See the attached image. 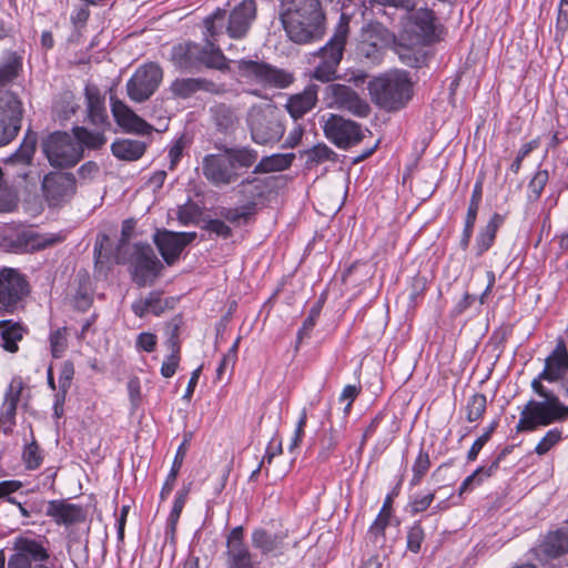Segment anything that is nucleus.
Masks as SVG:
<instances>
[{
  "label": "nucleus",
  "mask_w": 568,
  "mask_h": 568,
  "mask_svg": "<svg viewBox=\"0 0 568 568\" xmlns=\"http://www.w3.org/2000/svg\"><path fill=\"white\" fill-rule=\"evenodd\" d=\"M17 407L2 404L0 410V430L6 435L12 432L16 425Z\"/></svg>",
  "instance_id": "59"
},
{
  "label": "nucleus",
  "mask_w": 568,
  "mask_h": 568,
  "mask_svg": "<svg viewBox=\"0 0 568 568\" xmlns=\"http://www.w3.org/2000/svg\"><path fill=\"white\" fill-rule=\"evenodd\" d=\"M16 205V196L13 192L0 180V211H11Z\"/></svg>",
  "instance_id": "63"
},
{
  "label": "nucleus",
  "mask_w": 568,
  "mask_h": 568,
  "mask_svg": "<svg viewBox=\"0 0 568 568\" xmlns=\"http://www.w3.org/2000/svg\"><path fill=\"white\" fill-rule=\"evenodd\" d=\"M504 456L505 453H500L489 466H480L473 474L467 476L459 486L458 495L462 496L473 490L474 487L481 485L486 478L495 475Z\"/></svg>",
  "instance_id": "34"
},
{
  "label": "nucleus",
  "mask_w": 568,
  "mask_h": 568,
  "mask_svg": "<svg viewBox=\"0 0 568 568\" xmlns=\"http://www.w3.org/2000/svg\"><path fill=\"white\" fill-rule=\"evenodd\" d=\"M12 550L7 568H36L50 558L49 550L40 538L18 536L13 539Z\"/></svg>",
  "instance_id": "11"
},
{
  "label": "nucleus",
  "mask_w": 568,
  "mask_h": 568,
  "mask_svg": "<svg viewBox=\"0 0 568 568\" xmlns=\"http://www.w3.org/2000/svg\"><path fill=\"white\" fill-rule=\"evenodd\" d=\"M373 101L387 111L404 108L413 97V83L406 71L395 70L373 79L368 84Z\"/></svg>",
  "instance_id": "4"
},
{
  "label": "nucleus",
  "mask_w": 568,
  "mask_h": 568,
  "mask_svg": "<svg viewBox=\"0 0 568 568\" xmlns=\"http://www.w3.org/2000/svg\"><path fill=\"white\" fill-rule=\"evenodd\" d=\"M347 37L348 22L342 18L333 37L316 52L320 62L313 71L314 79L322 82H329L335 79L337 67L343 58Z\"/></svg>",
  "instance_id": "8"
},
{
  "label": "nucleus",
  "mask_w": 568,
  "mask_h": 568,
  "mask_svg": "<svg viewBox=\"0 0 568 568\" xmlns=\"http://www.w3.org/2000/svg\"><path fill=\"white\" fill-rule=\"evenodd\" d=\"M292 158L282 154H274L264 156L255 165L253 173H268L275 171H283L291 165Z\"/></svg>",
  "instance_id": "44"
},
{
  "label": "nucleus",
  "mask_w": 568,
  "mask_h": 568,
  "mask_svg": "<svg viewBox=\"0 0 568 568\" xmlns=\"http://www.w3.org/2000/svg\"><path fill=\"white\" fill-rule=\"evenodd\" d=\"M253 213L254 210L252 206H247L246 204L235 209L223 207L220 212L222 217L237 225H240L242 222H246L247 217Z\"/></svg>",
  "instance_id": "52"
},
{
  "label": "nucleus",
  "mask_w": 568,
  "mask_h": 568,
  "mask_svg": "<svg viewBox=\"0 0 568 568\" xmlns=\"http://www.w3.org/2000/svg\"><path fill=\"white\" fill-rule=\"evenodd\" d=\"M200 215L197 205L190 203L179 207L178 219L183 225L194 223Z\"/></svg>",
  "instance_id": "61"
},
{
  "label": "nucleus",
  "mask_w": 568,
  "mask_h": 568,
  "mask_svg": "<svg viewBox=\"0 0 568 568\" xmlns=\"http://www.w3.org/2000/svg\"><path fill=\"white\" fill-rule=\"evenodd\" d=\"M41 149L53 168H72L83 158L82 145L67 132L57 131L49 134L42 141Z\"/></svg>",
  "instance_id": "9"
},
{
  "label": "nucleus",
  "mask_w": 568,
  "mask_h": 568,
  "mask_svg": "<svg viewBox=\"0 0 568 568\" xmlns=\"http://www.w3.org/2000/svg\"><path fill=\"white\" fill-rule=\"evenodd\" d=\"M226 565L229 568H260V560L244 542V528L234 527L226 537Z\"/></svg>",
  "instance_id": "19"
},
{
  "label": "nucleus",
  "mask_w": 568,
  "mask_h": 568,
  "mask_svg": "<svg viewBox=\"0 0 568 568\" xmlns=\"http://www.w3.org/2000/svg\"><path fill=\"white\" fill-rule=\"evenodd\" d=\"M22 68V58L16 52H9L0 63V85H4L16 79Z\"/></svg>",
  "instance_id": "42"
},
{
  "label": "nucleus",
  "mask_w": 568,
  "mask_h": 568,
  "mask_svg": "<svg viewBox=\"0 0 568 568\" xmlns=\"http://www.w3.org/2000/svg\"><path fill=\"white\" fill-rule=\"evenodd\" d=\"M498 423L495 420L488 427L487 429L485 430V433L479 436L471 445L470 449L468 450V454H467V459L468 462H474L476 460V458L478 457V454L479 452L481 450V448L484 447V445L490 439V436L491 434L495 432L496 427H497Z\"/></svg>",
  "instance_id": "58"
},
{
  "label": "nucleus",
  "mask_w": 568,
  "mask_h": 568,
  "mask_svg": "<svg viewBox=\"0 0 568 568\" xmlns=\"http://www.w3.org/2000/svg\"><path fill=\"white\" fill-rule=\"evenodd\" d=\"M203 37L205 44L186 41L178 43L171 49V61L175 68L193 72L202 68L219 71L229 70V60L219 45L220 38L224 36L225 17L214 11L203 21Z\"/></svg>",
  "instance_id": "1"
},
{
  "label": "nucleus",
  "mask_w": 568,
  "mask_h": 568,
  "mask_svg": "<svg viewBox=\"0 0 568 568\" xmlns=\"http://www.w3.org/2000/svg\"><path fill=\"white\" fill-rule=\"evenodd\" d=\"M487 398L484 394L471 395L466 405V419L469 423L479 420L486 412Z\"/></svg>",
  "instance_id": "47"
},
{
  "label": "nucleus",
  "mask_w": 568,
  "mask_h": 568,
  "mask_svg": "<svg viewBox=\"0 0 568 568\" xmlns=\"http://www.w3.org/2000/svg\"><path fill=\"white\" fill-rule=\"evenodd\" d=\"M335 108L347 111L355 116L365 118L368 115L369 104L362 99L353 89L345 84H329L327 87Z\"/></svg>",
  "instance_id": "22"
},
{
  "label": "nucleus",
  "mask_w": 568,
  "mask_h": 568,
  "mask_svg": "<svg viewBox=\"0 0 568 568\" xmlns=\"http://www.w3.org/2000/svg\"><path fill=\"white\" fill-rule=\"evenodd\" d=\"M205 229L223 239H227L232 235L231 227L222 220H209L205 224Z\"/></svg>",
  "instance_id": "64"
},
{
  "label": "nucleus",
  "mask_w": 568,
  "mask_h": 568,
  "mask_svg": "<svg viewBox=\"0 0 568 568\" xmlns=\"http://www.w3.org/2000/svg\"><path fill=\"white\" fill-rule=\"evenodd\" d=\"M481 201V182H477L474 186L473 194L467 209L465 224L474 225L476 223L479 204Z\"/></svg>",
  "instance_id": "57"
},
{
  "label": "nucleus",
  "mask_w": 568,
  "mask_h": 568,
  "mask_svg": "<svg viewBox=\"0 0 568 568\" xmlns=\"http://www.w3.org/2000/svg\"><path fill=\"white\" fill-rule=\"evenodd\" d=\"M425 539V531L420 523H415L407 531V550L417 554Z\"/></svg>",
  "instance_id": "56"
},
{
  "label": "nucleus",
  "mask_w": 568,
  "mask_h": 568,
  "mask_svg": "<svg viewBox=\"0 0 568 568\" xmlns=\"http://www.w3.org/2000/svg\"><path fill=\"white\" fill-rule=\"evenodd\" d=\"M435 493H428L426 495H416L409 504L412 514H418L425 511L434 501Z\"/></svg>",
  "instance_id": "62"
},
{
  "label": "nucleus",
  "mask_w": 568,
  "mask_h": 568,
  "mask_svg": "<svg viewBox=\"0 0 568 568\" xmlns=\"http://www.w3.org/2000/svg\"><path fill=\"white\" fill-rule=\"evenodd\" d=\"M60 241L53 234H40L33 230H21L3 237V245L13 253H29L43 250Z\"/></svg>",
  "instance_id": "20"
},
{
  "label": "nucleus",
  "mask_w": 568,
  "mask_h": 568,
  "mask_svg": "<svg viewBox=\"0 0 568 568\" xmlns=\"http://www.w3.org/2000/svg\"><path fill=\"white\" fill-rule=\"evenodd\" d=\"M430 467V459L429 454L425 452L423 448H420L414 465H413V477L410 479V485L416 486L418 485L423 477L426 475Z\"/></svg>",
  "instance_id": "49"
},
{
  "label": "nucleus",
  "mask_w": 568,
  "mask_h": 568,
  "mask_svg": "<svg viewBox=\"0 0 568 568\" xmlns=\"http://www.w3.org/2000/svg\"><path fill=\"white\" fill-rule=\"evenodd\" d=\"M163 265L149 244L136 243L129 256L132 281L139 286L152 285L161 274Z\"/></svg>",
  "instance_id": "10"
},
{
  "label": "nucleus",
  "mask_w": 568,
  "mask_h": 568,
  "mask_svg": "<svg viewBox=\"0 0 568 568\" xmlns=\"http://www.w3.org/2000/svg\"><path fill=\"white\" fill-rule=\"evenodd\" d=\"M23 114L22 102L10 91H0V146L18 134Z\"/></svg>",
  "instance_id": "15"
},
{
  "label": "nucleus",
  "mask_w": 568,
  "mask_h": 568,
  "mask_svg": "<svg viewBox=\"0 0 568 568\" xmlns=\"http://www.w3.org/2000/svg\"><path fill=\"white\" fill-rule=\"evenodd\" d=\"M51 355L60 358L68 348V334L65 327L52 331L49 335Z\"/></svg>",
  "instance_id": "48"
},
{
  "label": "nucleus",
  "mask_w": 568,
  "mask_h": 568,
  "mask_svg": "<svg viewBox=\"0 0 568 568\" xmlns=\"http://www.w3.org/2000/svg\"><path fill=\"white\" fill-rule=\"evenodd\" d=\"M567 418L568 406L562 404L558 396H550L549 399L540 402L530 399L520 413L516 429L517 432H532L538 426H548Z\"/></svg>",
  "instance_id": "7"
},
{
  "label": "nucleus",
  "mask_w": 568,
  "mask_h": 568,
  "mask_svg": "<svg viewBox=\"0 0 568 568\" xmlns=\"http://www.w3.org/2000/svg\"><path fill=\"white\" fill-rule=\"evenodd\" d=\"M503 223V216L495 213L486 226L481 229L476 237L477 255H483L495 242L498 227Z\"/></svg>",
  "instance_id": "38"
},
{
  "label": "nucleus",
  "mask_w": 568,
  "mask_h": 568,
  "mask_svg": "<svg viewBox=\"0 0 568 568\" xmlns=\"http://www.w3.org/2000/svg\"><path fill=\"white\" fill-rule=\"evenodd\" d=\"M74 140L82 145V149H100L105 144L106 139L101 131H89L84 126H74L72 129Z\"/></svg>",
  "instance_id": "41"
},
{
  "label": "nucleus",
  "mask_w": 568,
  "mask_h": 568,
  "mask_svg": "<svg viewBox=\"0 0 568 568\" xmlns=\"http://www.w3.org/2000/svg\"><path fill=\"white\" fill-rule=\"evenodd\" d=\"M215 11L222 12L225 17L224 34L232 39L244 38L256 18L254 0H242L230 12L220 8Z\"/></svg>",
  "instance_id": "18"
},
{
  "label": "nucleus",
  "mask_w": 568,
  "mask_h": 568,
  "mask_svg": "<svg viewBox=\"0 0 568 568\" xmlns=\"http://www.w3.org/2000/svg\"><path fill=\"white\" fill-rule=\"evenodd\" d=\"M307 162L320 164L326 161H335L336 153L326 144L318 143L306 152Z\"/></svg>",
  "instance_id": "50"
},
{
  "label": "nucleus",
  "mask_w": 568,
  "mask_h": 568,
  "mask_svg": "<svg viewBox=\"0 0 568 568\" xmlns=\"http://www.w3.org/2000/svg\"><path fill=\"white\" fill-rule=\"evenodd\" d=\"M318 85L308 84L303 92L292 95L286 109L295 120L303 118L317 102Z\"/></svg>",
  "instance_id": "29"
},
{
  "label": "nucleus",
  "mask_w": 568,
  "mask_h": 568,
  "mask_svg": "<svg viewBox=\"0 0 568 568\" xmlns=\"http://www.w3.org/2000/svg\"><path fill=\"white\" fill-rule=\"evenodd\" d=\"M74 377V366L71 361H65L61 365L59 375V387L57 392V404L65 402L67 394L71 387L72 379Z\"/></svg>",
  "instance_id": "46"
},
{
  "label": "nucleus",
  "mask_w": 568,
  "mask_h": 568,
  "mask_svg": "<svg viewBox=\"0 0 568 568\" xmlns=\"http://www.w3.org/2000/svg\"><path fill=\"white\" fill-rule=\"evenodd\" d=\"M191 491V483L184 485L176 494L172 510L168 517V529L172 535H174L178 521L182 514V510L186 504L187 496Z\"/></svg>",
  "instance_id": "45"
},
{
  "label": "nucleus",
  "mask_w": 568,
  "mask_h": 568,
  "mask_svg": "<svg viewBox=\"0 0 568 568\" xmlns=\"http://www.w3.org/2000/svg\"><path fill=\"white\" fill-rule=\"evenodd\" d=\"M166 307V302L158 291L150 292L146 297H141L132 304V311L138 317H144L148 314L159 316Z\"/></svg>",
  "instance_id": "33"
},
{
  "label": "nucleus",
  "mask_w": 568,
  "mask_h": 568,
  "mask_svg": "<svg viewBox=\"0 0 568 568\" xmlns=\"http://www.w3.org/2000/svg\"><path fill=\"white\" fill-rule=\"evenodd\" d=\"M24 332V327L18 322L11 320L0 321L1 346L10 353L17 352L18 342L23 338Z\"/></svg>",
  "instance_id": "36"
},
{
  "label": "nucleus",
  "mask_w": 568,
  "mask_h": 568,
  "mask_svg": "<svg viewBox=\"0 0 568 568\" xmlns=\"http://www.w3.org/2000/svg\"><path fill=\"white\" fill-rule=\"evenodd\" d=\"M42 459L40 447L34 439L24 446L22 460L27 469L33 470L39 468Z\"/></svg>",
  "instance_id": "51"
},
{
  "label": "nucleus",
  "mask_w": 568,
  "mask_h": 568,
  "mask_svg": "<svg viewBox=\"0 0 568 568\" xmlns=\"http://www.w3.org/2000/svg\"><path fill=\"white\" fill-rule=\"evenodd\" d=\"M163 79V71L158 63H145L136 69L126 83L131 100L143 102L156 91Z\"/></svg>",
  "instance_id": "14"
},
{
  "label": "nucleus",
  "mask_w": 568,
  "mask_h": 568,
  "mask_svg": "<svg viewBox=\"0 0 568 568\" xmlns=\"http://www.w3.org/2000/svg\"><path fill=\"white\" fill-rule=\"evenodd\" d=\"M210 114L212 122L219 132L230 134L235 131L237 116L231 106L223 103L213 105L210 109Z\"/></svg>",
  "instance_id": "32"
},
{
  "label": "nucleus",
  "mask_w": 568,
  "mask_h": 568,
  "mask_svg": "<svg viewBox=\"0 0 568 568\" xmlns=\"http://www.w3.org/2000/svg\"><path fill=\"white\" fill-rule=\"evenodd\" d=\"M266 183L258 178H247L243 180L236 187L237 194L245 201L247 206L255 210L256 200L264 196Z\"/></svg>",
  "instance_id": "35"
},
{
  "label": "nucleus",
  "mask_w": 568,
  "mask_h": 568,
  "mask_svg": "<svg viewBox=\"0 0 568 568\" xmlns=\"http://www.w3.org/2000/svg\"><path fill=\"white\" fill-rule=\"evenodd\" d=\"M196 237L194 232H172L168 230H159L154 234V243L162 255L163 260L169 264H173L184 250V247Z\"/></svg>",
  "instance_id": "21"
},
{
  "label": "nucleus",
  "mask_w": 568,
  "mask_h": 568,
  "mask_svg": "<svg viewBox=\"0 0 568 568\" xmlns=\"http://www.w3.org/2000/svg\"><path fill=\"white\" fill-rule=\"evenodd\" d=\"M37 149V138L34 134H28L19 149L6 160V169L12 170L18 178L26 183L30 176V165L32 163Z\"/></svg>",
  "instance_id": "24"
},
{
  "label": "nucleus",
  "mask_w": 568,
  "mask_h": 568,
  "mask_svg": "<svg viewBox=\"0 0 568 568\" xmlns=\"http://www.w3.org/2000/svg\"><path fill=\"white\" fill-rule=\"evenodd\" d=\"M562 438V433L558 428H552L546 433V435L536 445V454L542 456L547 454L556 444Z\"/></svg>",
  "instance_id": "55"
},
{
  "label": "nucleus",
  "mask_w": 568,
  "mask_h": 568,
  "mask_svg": "<svg viewBox=\"0 0 568 568\" xmlns=\"http://www.w3.org/2000/svg\"><path fill=\"white\" fill-rule=\"evenodd\" d=\"M322 122L325 138L339 149H349L358 144L364 138L362 126L358 123L341 115H323Z\"/></svg>",
  "instance_id": "13"
},
{
  "label": "nucleus",
  "mask_w": 568,
  "mask_h": 568,
  "mask_svg": "<svg viewBox=\"0 0 568 568\" xmlns=\"http://www.w3.org/2000/svg\"><path fill=\"white\" fill-rule=\"evenodd\" d=\"M185 453H186L185 443H182L176 450L170 473L168 474L166 479H165V481L162 486V489L160 491V499L162 501L165 500L170 496V494L172 493V490L175 486V481H176L179 471L182 467V464H183V460L185 457Z\"/></svg>",
  "instance_id": "39"
},
{
  "label": "nucleus",
  "mask_w": 568,
  "mask_h": 568,
  "mask_svg": "<svg viewBox=\"0 0 568 568\" xmlns=\"http://www.w3.org/2000/svg\"><path fill=\"white\" fill-rule=\"evenodd\" d=\"M389 519L387 517L378 516L374 520V523L371 525L367 537L374 545L382 546L385 540V529L389 524Z\"/></svg>",
  "instance_id": "53"
},
{
  "label": "nucleus",
  "mask_w": 568,
  "mask_h": 568,
  "mask_svg": "<svg viewBox=\"0 0 568 568\" xmlns=\"http://www.w3.org/2000/svg\"><path fill=\"white\" fill-rule=\"evenodd\" d=\"M246 122L251 138L257 144H274L285 132L277 108L270 103L253 105L247 112Z\"/></svg>",
  "instance_id": "6"
},
{
  "label": "nucleus",
  "mask_w": 568,
  "mask_h": 568,
  "mask_svg": "<svg viewBox=\"0 0 568 568\" xmlns=\"http://www.w3.org/2000/svg\"><path fill=\"white\" fill-rule=\"evenodd\" d=\"M444 27L435 12L420 8L409 13L400 36V41L408 48L432 45L443 39Z\"/></svg>",
  "instance_id": "5"
},
{
  "label": "nucleus",
  "mask_w": 568,
  "mask_h": 568,
  "mask_svg": "<svg viewBox=\"0 0 568 568\" xmlns=\"http://www.w3.org/2000/svg\"><path fill=\"white\" fill-rule=\"evenodd\" d=\"M546 557L555 559L568 552V530L557 529L548 532L540 545Z\"/></svg>",
  "instance_id": "31"
},
{
  "label": "nucleus",
  "mask_w": 568,
  "mask_h": 568,
  "mask_svg": "<svg viewBox=\"0 0 568 568\" xmlns=\"http://www.w3.org/2000/svg\"><path fill=\"white\" fill-rule=\"evenodd\" d=\"M549 180V173L547 170H539L535 173L528 184L529 199L536 201L540 197L545 186Z\"/></svg>",
  "instance_id": "54"
},
{
  "label": "nucleus",
  "mask_w": 568,
  "mask_h": 568,
  "mask_svg": "<svg viewBox=\"0 0 568 568\" xmlns=\"http://www.w3.org/2000/svg\"><path fill=\"white\" fill-rule=\"evenodd\" d=\"M87 100V113L89 121L99 128L108 124V114L104 106V99L99 89L94 85H87L84 89Z\"/></svg>",
  "instance_id": "30"
},
{
  "label": "nucleus",
  "mask_w": 568,
  "mask_h": 568,
  "mask_svg": "<svg viewBox=\"0 0 568 568\" xmlns=\"http://www.w3.org/2000/svg\"><path fill=\"white\" fill-rule=\"evenodd\" d=\"M568 372V351L562 338H559L555 349L545 361V367L539 379L557 382Z\"/></svg>",
  "instance_id": "25"
},
{
  "label": "nucleus",
  "mask_w": 568,
  "mask_h": 568,
  "mask_svg": "<svg viewBox=\"0 0 568 568\" xmlns=\"http://www.w3.org/2000/svg\"><path fill=\"white\" fill-rule=\"evenodd\" d=\"M113 155L124 161H135L145 152V143L139 140L123 139L112 143Z\"/></svg>",
  "instance_id": "37"
},
{
  "label": "nucleus",
  "mask_w": 568,
  "mask_h": 568,
  "mask_svg": "<svg viewBox=\"0 0 568 568\" xmlns=\"http://www.w3.org/2000/svg\"><path fill=\"white\" fill-rule=\"evenodd\" d=\"M239 70L242 77L264 87L284 89L293 82L290 73L264 62L241 60Z\"/></svg>",
  "instance_id": "17"
},
{
  "label": "nucleus",
  "mask_w": 568,
  "mask_h": 568,
  "mask_svg": "<svg viewBox=\"0 0 568 568\" xmlns=\"http://www.w3.org/2000/svg\"><path fill=\"white\" fill-rule=\"evenodd\" d=\"M112 113L116 123L128 132L142 135L152 132V126L120 100L112 101Z\"/></svg>",
  "instance_id": "26"
},
{
  "label": "nucleus",
  "mask_w": 568,
  "mask_h": 568,
  "mask_svg": "<svg viewBox=\"0 0 568 568\" xmlns=\"http://www.w3.org/2000/svg\"><path fill=\"white\" fill-rule=\"evenodd\" d=\"M45 515L51 517L55 524L70 526L84 519L82 507L70 504L63 499L48 501Z\"/></svg>",
  "instance_id": "27"
},
{
  "label": "nucleus",
  "mask_w": 568,
  "mask_h": 568,
  "mask_svg": "<svg viewBox=\"0 0 568 568\" xmlns=\"http://www.w3.org/2000/svg\"><path fill=\"white\" fill-rule=\"evenodd\" d=\"M257 158V151L250 146H224L221 153L203 158L202 172L212 185L226 186L239 180L240 169L253 166Z\"/></svg>",
  "instance_id": "3"
},
{
  "label": "nucleus",
  "mask_w": 568,
  "mask_h": 568,
  "mask_svg": "<svg viewBox=\"0 0 568 568\" xmlns=\"http://www.w3.org/2000/svg\"><path fill=\"white\" fill-rule=\"evenodd\" d=\"M168 346L171 349V353L166 356L161 366V375L165 378L172 377L180 364V346L178 336L175 334L169 338Z\"/></svg>",
  "instance_id": "43"
},
{
  "label": "nucleus",
  "mask_w": 568,
  "mask_h": 568,
  "mask_svg": "<svg viewBox=\"0 0 568 568\" xmlns=\"http://www.w3.org/2000/svg\"><path fill=\"white\" fill-rule=\"evenodd\" d=\"M22 389H23L22 379L20 377L13 378L10 382V384L7 388V392L4 394L3 404L18 407V403L20 402Z\"/></svg>",
  "instance_id": "60"
},
{
  "label": "nucleus",
  "mask_w": 568,
  "mask_h": 568,
  "mask_svg": "<svg viewBox=\"0 0 568 568\" xmlns=\"http://www.w3.org/2000/svg\"><path fill=\"white\" fill-rule=\"evenodd\" d=\"M41 190L49 206H60L74 196L77 179L69 172H49L42 179Z\"/></svg>",
  "instance_id": "16"
},
{
  "label": "nucleus",
  "mask_w": 568,
  "mask_h": 568,
  "mask_svg": "<svg viewBox=\"0 0 568 568\" xmlns=\"http://www.w3.org/2000/svg\"><path fill=\"white\" fill-rule=\"evenodd\" d=\"M80 109V103L77 101L72 92H63L53 104V112L61 121H67L73 116Z\"/></svg>",
  "instance_id": "40"
},
{
  "label": "nucleus",
  "mask_w": 568,
  "mask_h": 568,
  "mask_svg": "<svg viewBox=\"0 0 568 568\" xmlns=\"http://www.w3.org/2000/svg\"><path fill=\"white\" fill-rule=\"evenodd\" d=\"M29 293L24 276L13 268L0 271V316L13 314Z\"/></svg>",
  "instance_id": "12"
},
{
  "label": "nucleus",
  "mask_w": 568,
  "mask_h": 568,
  "mask_svg": "<svg viewBox=\"0 0 568 568\" xmlns=\"http://www.w3.org/2000/svg\"><path fill=\"white\" fill-rule=\"evenodd\" d=\"M285 535L282 532L273 534L263 528H256L251 536L252 546L260 550L262 555H283L285 550Z\"/></svg>",
  "instance_id": "28"
},
{
  "label": "nucleus",
  "mask_w": 568,
  "mask_h": 568,
  "mask_svg": "<svg viewBox=\"0 0 568 568\" xmlns=\"http://www.w3.org/2000/svg\"><path fill=\"white\" fill-rule=\"evenodd\" d=\"M287 38L296 44H311L325 34V14L318 0H283L280 13Z\"/></svg>",
  "instance_id": "2"
},
{
  "label": "nucleus",
  "mask_w": 568,
  "mask_h": 568,
  "mask_svg": "<svg viewBox=\"0 0 568 568\" xmlns=\"http://www.w3.org/2000/svg\"><path fill=\"white\" fill-rule=\"evenodd\" d=\"M200 91L221 94L224 92V88L204 78H179L169 88L171 95L179 100H186Z\"/></svg>",
  "instance_id": "23"
}]
</instances>
